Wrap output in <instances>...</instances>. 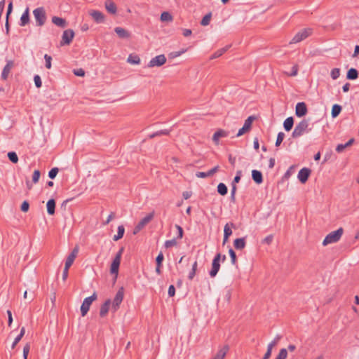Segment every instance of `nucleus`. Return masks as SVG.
I'll use <instances>...</instances> for the list:
<instances>
[{"label": "nucleus", "instance_id": "f257e3e1", "mask_svg": "<svg viewBox=\"0 0 359 359\" xmlns=\"http://www.w3.org/2000/svg\"><path fill=\"white\" fill-rule=\"evenodd\" d=\"M312 130V126L308 119H302L300 122L296 124L294 130L292 133L293 138H298L304 134L309 133Z\"/></svg>", "mask_w": 359, "mask_h": 359}, {"label": "nucleus", "instance_id": "f03ea898", "mask_svg": "<svg viewBox=\"0 0 359 359\" xmlns=\"http://www.w3.org/2000/svg\"><path fill=\"white\" fill-rule=\"evenodd\" d=\"M343 234V229L339 228L336 231H332L330 233H328L325 239L323 241V245L324 246L337 243L339 239L341 238V236Z\"/></svg>", "mask_w": 359, "mask_h": 359}, {"label": "nucleus", "instance_id": "7ed1b4c3", "mask_svg": "<svg viewBox=\"0 0 359 359\" xmlns=\"http://www.w3.org/2000/svg\"><path fill=\"white\" fill-rule=\"evenodd\" d=\"M312 34V29L304 28L299 31L290 41V43H297L306 39Z\"/></svg>", "mask_w": 359, "mask_h": 359}, {"label": "nucleus", "instance_id": "20e7f679", "mask_svg": "<svg viewBox=\"0 0 359 359\" xmlns=\"http://www.w3.org/2000/svg\"><path fill=\"white\" fill-rule=\"evenodd\" d=\"M221 258L222 259V261H225L226 259V256L225 255H223L222 257L221 256V255L219 253H217L213 260H212V268H211V270L209 272V274L210 276V277L213 278V277H215L216 275L217 274L219 269H220V259Z\"/></svg>", "mask_w": 359, "mask_h": 359}, {"label": "nucleus", "instance_id": "39448f33", "mask_svg": "<svg viewBox=\"0 0 359 359\" xmlns=\"http://www.w3.org/2000/svg\"><path fill=\"white\" fill-rule=\"evenodd\" d=\"M33 14L36 22V25L39 27L43 25L46 20L44 8L43 7L36 8L33 11Z\"/></svg>", "mask_w": 359, "mask_h": 359}, {"label": "nucleus", "instance_id": "423d86ee", "mask_svg": "<svg viewBox=\"0 0 359 359\" xmlns=\"http://www.w3.org/2000/svg\"><path fill=\"white\" fill-rule=\"evenodd\" d=\"M97 299V294L94 292L91 296L84 299L81 306V316H85L89 311L90 306L93 301Z\"/></svg>", "mask_w": 359, "mask_h": 359}, {"label": "nucleus", "instance_id": "0eeeda50", "mask_svg": "<svg viewBox=\"0 0 359 359\" xmlns=\"http://www.w3.org/2000/svg\"><path fill=\"white\" fill-rule=\"evenodd\" d=\"M124 296V290L123 287L119 288L117 291L112 303L111 304V311L113 312H116L119 308L120 304H121Z\"/></svg>", "mask_w": 359, "mask_h": 359}, {"label": "nucleus", "instance_id": "6e6552de", "mask_svg": "<svg viewBox=\"0 0 359 359\" xmlns=\"http://www.w3.org/2000/svg\"><path fill=\"white\" fill-rule=\"evenodd\" d=\"M123 248H121L117 254L116 255L114 259H113L111 267H110V272L112 274H117L118 272V268L120 266L121 259L122 254L123 252Z\"/></svg>", "mask_w": 359, "mask_h": 359}, {"label": "nucleus", "instance_id": "1a4fd4ad", "mask_svg": "<svg viewBox=\"0 0 359 359\" xmlns=\"http://www.w3.org/2000/svg\"><path fill=\"white\" fill-rule=\"evenodd\" d=\"M166 62L165 56L162 54L153 57L148 63L149 67H161Z\"/></svg>", "mask_w": 359, "mask_h": 359}, {"label": "nucleus", "instance_id": "9d476101", "mask_svg": "<svg viewBox=\"0 0 359 359\" xmlns=\"http://www.w3.org/2000/svg\"><path fill=\"white\" fill-rule=\"evenodd\" d=\"M74 36V32L72 29H66L63 32L60 45H69Z\"/></svg>", "mask_w": 359, "mask_h": 359}, {"label": "nucleus", "instance_id": "9b49d317", "mask_svg": "<svg viewBox=\"0 0 359 359\" xmlns=\"http://www.w3.org/2000/svg\"><path fill=\"white\" fill-rule=\"evenodd\" d=\"M311 174V170L307 168H302L298 173L297 177L298 180L303 184H304L307 180Z\"/></svg>", "mask_w": 359, "mask_h": 359}, {"label": "nucleus", "instance_id": "f8f14e48", "mask_svg": "<svg viewBox=\"0 0 359 359\" xmlns=\"http://www.w3.org/2000/svg\"><path fill=\"white\" fill-rule=\"evenodd\" d=\"M307 113V107L304 102H298L295 107V114L297 117H302Z\"/></svg>", "mask_w": 359, "mask_h": 359}, {"label": "nucleus", "instance_id": "ddd939ff", "mask_svg": "<svg viewBox=\"0 0 359 359\" xmlns=\"http://www.w3.org/2000/svg\"><path fill=\"white\" fill-rule=\"evenodd\" d=\"M89 15L93 18V19L97 23H102L104 21V14L99 11L91 10L89 11Z\"/></svg>", "mask_w": 359, "mask_h": 359}, {"label": "nucleus", "instance_id": "4468645a", "mask_svg": "<svg viewBox=\"0 0 359 359\" xmlns=\"http://www.w3.org/2000/svg\"><path fill=\"white\" fill-rule=\"evenodd\" d=\"M13 65L14 64L12 60H7L6 65L4 67L1 75V77L3 80H6L8 79L11 70L13 67Z\"/></svg>", "mask_w": 359, "mask_h": 359}, {"label": "nucleus", "instance_id": "2eb2a0df", "mask_svg": "<svg viewBox=\"0 0 359 359\" xmlns=\"http://www.w3.org/2000/svg\"><path fill=\"white\" fill-rule=\"evenodd\" d=\"M78 252H79V248L75 247L73 249V250L72 251V252L68 255V257L66 259V262H65V266L69 268L72 265Z\"/></svg>", "mask_w": 359, "mask_h": 359}, {"label": "nucleus", "instance_id": "dca6fc26", "mask_svg": "<svg viewBox=\"0 0 359 359\" xmlns=\"http://www.w3.org/2000/svg\"><path fill=\"white\" fill-rule=\"evenodd\" d=\"M231 227H235L233 223H227L224 226V239H223V245L226 243L228 241L229 237L232 234Z\"/></svg>", "mask_w": 359, "mask_h": 359}, {"label": "nucleus", "instance_id": "f3484780", "mask_svg": "<svg viewBox=\"0 0 359 359\" xmlns=\"http://www.w3.org/2000/svg\"><path fill=\"white\" fill-rule=\"evenodd\" d=\"M227 135L228 133L226 131L224 130H219L214 133L212 140L215 144L218 145L219 138L227 137Z\"/></svg>", "mask_w": 359, "mask_h": 359}, {"label": "nucleus", "instance_id": "a211bd4d", "mask_svg": "<svg viewBox=\"0 0 359 359\" xmlns=\"http://www.w3.org/2000/svg\"><path fill=\"white\" fill-rule=\"evenodd\" d=\"M114 32L121 39H128L130 37V33L125 29L117 27L114 29Z\"/></svg>", "mask_w": 359, "mask_h": 359}, {"label": "nucleus", "instance_id": "6ab92c4d", "mask_svg": "<svg viewBox=\"0 0 359 359\" xmlns=\"http://www.w3.org/2000/svg\"><path fill=\"white\" fill-rule=\"evenodd\" d=\"M111 305V300L107 299L105 301V302L101 306L100 310V315L102 317H104L106 316V314L108 313L109 310V306Z\"/></svg>", "mask_w": 359, "mask_h": 359}, {"label": "nucleus", "instance_id": "aec40b11", "mask_svg": "<svg viewBox=\"0 0 359 359\" xmlns=\"http://www.w3.org/2000/svg\"><path fill=\"white\" fill-rule=\"evenodd\" d=\"M252 180L258 184L262 183L263 182L262 174L259 170H253L252 171Z\"/></svg>", "mask_w": 359, "mask_h": 359}, {"label": "nucleus", "instance_id": "412c9836", "mask_svg": "<svg viewBox=\"0 0 359 359\" xmlns=\"http://www.w3.org/2000/svg\"><path fill=\"white\" fill-rule=\"evenodd\" d=\"M29 22V8H27L20 18V25L25 26Z\"/></svg>", "mask_w": 359, "mask_h": 359}, {"label": "nucleus", "instance_id": "4be33fe9", "mask_svg": "<svg viewBox=\"0 0 359 359\" xmlns=\"http://www.w3.org/2000/svg\"><path fill=\"white\" fill-rule=\"evenodd\" d=\"M52 22L55 25L64 28L67 25L66 20L62 18L54 16L52 18Z\"/></svg>", "mask_w": 359, "mask_h": 359}, {"label": "nucleus", "instance_id": "5701e85b", "mask_svg": "<svg viewBox=\"0 0 359 359\" xmlns=\"http://www.w3.org/2000/svg\"><path fill=\"white\" fill-rule=\"evenodd\" d=\"M154 212H152L149 214H148L147 216H145L144 218H142L139 224L144 228L149 222L151 221V219L154 218Z\"/></svg>", "mask_w": 359, "mask_h": 359}, {"label": "nucleus", "instance_id": "b1692460", "mask_svg": "<svg viewBox=\"0 0 359 359\" xmlns=\"http://www.w3.org/2000/svg\"><path fill=\"white\" fill-rule=\"evenodd\" d=\"M47 212L48 215H53L55 214V201L54 199H50L48 201L47 204Z\"/></svg>", "mask_w": 359, "mask_h": 359}, {"label": "nucleus", "instance_id": "393cba45", "mask_svg": "<svg viewBox=\"0 0 359 359\" xmlns=\"http://www.w3.org/2000/svg\"><path fill=\"white\" fill-rule=\"evenodd\" d=\"M105 8L107 11L111 14H115L116 13V6L114 3L110 0L106 1Z\"/></svg>", "mask_w": 359, "mask_h": 359}, {"label": "nucleus", "instance_id": "a878e982", "mask_svg": "<svg viewBox=\"0 0 359 359\" xmlns=\"http://www.w3.org/2000/svg\"><path fill=\"white\" fill-rule=\"evenodd\" d=\"M25 328L24 327H22L20 329V334L15 338V339H14V341H13V344L11 345V348L12 349L15 348V347L16 346L18 343L22 339V338L25 335Z\"/></svg>", "mask_w": 359, "mask_h": 359}, {"label": "nucleus", "instance_id": "bb28decb", "mask_svg": "<svg viewBox=\"0 0 359 359\" xmlns=\"http://www.w3.org/2000/svg\"><path fill=\"white\" fill-rule=\"evenodd\" d=\"M234 247L237 250H242L245 246V241L244 238H236L234 241Z\"/></svg>", "mask_w": 359, "mask_h": 359}, {"label": "nucleus", "instance_id": "cd10ccee", "mask_svg": "<svg viewBox=\"0 0 359 359\" xmlns=\"http://www.w3.org/2000/svg\"><path fill=\"white\" fill-rule=\"evenodd\" d=\"M163 258L164 257H163V255L162 252H160L156 258V265H157L156 268V272L158 274H161V264L163 260Z\"/></svg>", "mask_w": 359, "mask_h": 359}, {"label": "nucleus", "instance_id": "c85d7f7f", "mask_svg": "<svg viewBox=\"0 0 359 359\" xmlns=\"http://www.w3.org/2000/svg\"><path fill=\"white\" fill-rule=\"evenodd\" d=\"M294 124V119L292 117H288L287 118L283 123V127L286 131H290L293 126Z\"/></svg>", "mask_w": 359, "mask_h": 359}, {"label": "nucleus", "instance_id": "c756f323", "mask_svg": "<svg viewBox=\"0 0 359 359\" xmlns=\"http://www.w3.org/2000/svg\"><path fill=\"white\" fill-rule=\"evenodd\" d=\"M228 350V346L223 347L222 349L218 351L216 355L212 359H224Z\"/></svg>", "mask_w": 359, "mask_h": 359}, {"label": "nucleus", "instance_id": "7c9ffc66", "mask_svg": "<svg viewBox=\"0 0 359 359\" xmlns=\"http://www.w3.org/2000/svg\"><path fill=\"white\" fill-rule=\"evenodd\" d=\"M358 77V71L355 68H351L346 74V78L349 80H355Z\"/></svg>", "mask_w": 359, "mask_h": 359}, {"label": "nucleus", "instance_id": "2f4dec72", "mask_svg": "<svg viewBox=\"0 0 359 359\" xmlns=\"http://www.w3.org/2000/svg\"><path fill=\"white\" fill-rule=\"evenodd\" d=\"M230 45H227L225 47L217 50L212 56L211 59H215L222 55L229 48Z\"/></svg>", "mask_w": 359, "mask_h": 359}, {"label": "nucleus", "instance_id": "473e14b6", "mask_svg": "<svg viewBox=\"0 0 359 359\" xmlns=\"http://www.w3.org/2000/svg\"><path fill=\"white\" fill-rule=\"evenodd\" d=\"M124 232H125L124 226L123 225L118 226V229H117V234L114 236L113 240L116 241L121 239L123 236Z\"/></svg>", "mask_w": 359, "mask_h": 359}, {"label": "nucleus", "instance_id": "72a5a7b5", "mask_svg": "<svg viewBox=\"0 0 359 359\" xmlns=\"http://www.w3.org/2000/svg\"><path fill=\"white\" fill-rule=\"evenodd\" d=\"M341 111V107L337 104L332 106L331 114L333 118L337 117Z\"/></svg>", "mask_w": 359, "mask_h": 359}, {"label": "nucleus", "instance_id": "f704fd0d", "mask_svg": "<svg viewBox=\"0 0 359 359\" xmlns=\"http://www.w3.org/2000/svg\"><path fill=\"white\" fill-rule=\"evenodd\" d=\"M127 61L132 65H139L140 63V58L137 55H130Z\"/></svg>", "mask_w": 359, "mask_h": 359}, {"label": "nucleus", "instance_id": "c9c22d12", "mask_svg": "<svg viewBox=\"0 0 359 359\" xmlns=\"http://www.w3.org/2000/svg\"><path fill=\"white\" fill-rule=\"evenodd\" d=\"M217 191L222 196H224L227 194V187L224 183H219L217 186Z\"/></svg>", "mask_w": 359, "mask_h": 359}, {"label": "nucleus", "instance_id": "e433bc0d", "mask_svg": "<svg viewBox=\"0 0 359 359\" xmlns=\"http://www.w3.org/2000/svg\"><path fill=\"white\" fill-rule=\"evenodd\" d=\"M161 20L163 22H171L172 17L168 12H163L161 15Z\"/></svg>", "mask_w": 359, "mask_h": 359}, {"label": "nucleus", "instance_id": "4c0bfd02", "mask_svg": "<svg viewBox=\"0 0 359 359\" xmlns=\"http://www.w3.org/2000/svg\"><path fill=\"white\" fill-rule=\"evenodd\" d=\"M254 119H255V117L252 116H250L245 121V123L243 125V126L245 127V129H247L248 130H249L250 129Z\"/></svg>", "mask_w": 359, "mask_h": 359}, {"label": "nucleus", "instance_id": "58836bf2", "mask_svg": "<svg viewBox=\"0 0 359 359\" xmlns=\"http://www.w3.org/2000/svg\"><path fill=\"white\" fill-rule=\"evenodd\" d=\"M177 238H174L171 240H168L164 243V246L165 248H170L171 247L177 245Z\"/></svg>", "mask_w": 359, "mask_h": 359}, {"label": "nucleus", "instance_id": "ea45409f", "mask_svg": "<svg viewBox=\"0 0 359 359\" xmlns=\"http://www.w3.org/2000/svg\"><path fill=\"white\" fill-rule=\"evenodd\" d=\"M8 157L9 158V160L13 163H18V155L16 154L15 152L14 151H10L8 153Z\"/></svg>", "mask_w": 359, "mask_h": 359}, {"label": "nucleus", "instance_id": "a19ab883", "mask_svg": "<svg viewBox=\"0 0 359 359\" xmlns=\"http://www.w3.org/2000/svg\"><path fill=\"white\" fill-rule=\"evenodd\" d=\"M210 19H211V13H209L208 14H206L202 19L201 22V25L203 26H207L209 25L210 22Z\"/></svg>", "mask_w": 359, "mask_h": 359}, {"label": "nucleus", "instance_id": "79ce46f5", "mask_svg": "<svg viewBox=\"0 0 359 359\" xmlns=\"http://www.w3.org/2000/svg\"><path fill=\"white\" fill-rule=\"evenodd\" d=\"M287 356V351L286 348H281L276 359H286Z\"/></svg>", "mask_w": 359, "mask_h": 359}, {"label": "nucleus", "instance_id": "37998d69", "mask_svg": "<svg viewBox=\"0 0 359 359\" xmlns=\"http://www.w3.org/2000/svg\"><path fill=\"white\" fill-rule=\"evenodd\" d=\"M330 76L332 79H337L340 76V69L339 68L332 69L330 73Z\"/></svg>", "mask_w": 359, "mask_h": 359}, {"label": "nucleus", "instance_id": "c03bdc74", "mask_svg": "<svg viewBox=\"0 0 359 359\" xmlns=\"http://www.w3.org/2000/svg\"><path fill=\"white\" fill-rule=\"evenodd\" d=\"M280 338L281 337L280 335H276L274 339L268 344L267 348L269 349H273V348L277 344Z\"/></svg>", "mask_w": 359, "mask_h": 359}, {"label": "nucleus", "instance_id": "a18cd8bd", "mask_svg": "<svg viewBox=\"0 0 359 359\" xmlns=\"http://www.w3.org/2000/svg\"><path fill=\"white\" fill-rule=\"evenodd\" d=\"M285 137V134L283 132L278 133L277 135V139L276 141V146L278 147L283 142V139Z\"/></svg>", "mask_w": 359, "mask_h": 359}, {"label": "nucleus", "instance_id": "49530a36", "mask_svg": "<svg viewBox=\"0 0 359 359\" xmlns=\"http://www.w3.org/2000/svg\"><path fill=\"white\" fill-rule=\"evenodd\" d=\"M40 171L38 170H36L34 171L33 175H32V182L33 183H37L39 182V177H40Z\"/></svg>", "mask_w": 359, "mask_h": 359}, {"label": "nucleus", "instance_id": "de8ad7c7", "mask_svg": "<svg viewBox=\"0 0 359 359\" xmlns=\"http://www.w3.org/2000/svg\"><path fill=\"white\" fill-rule=\"evenodd\" d=\"M59 169L57 168H52L48 172V177L50 179H54L58 173Z\"/></svg>", "mask_w": 359, "mask_h": 359}, {"label": "nucleus", "instance_id": "09e8293b", "mask_svg": "<svg viewBox=\"0 0 359 359\" xmlns=\"http://www.w3.org/2000/svg\"><path fill=\"white\" fill-rule=\"evenodd\" d=\"M44 59L46 60V67L47 69H50L51 68V60H52L51 56L48 55V54H45Z\"/></svg>", "mask_w": 359, "mask_h": 359}, {"label": "nucleus", "instance_id": "8fccbe9b", "mask_svg": "<svg viewBox=\"0 0 359 359\" xmlns=\"http://www.w3.org/2000/svg\"><path fill=\"white\" fill-rule=\"evenodd\" d=\"M229 254L230 255V257H231V263L232 264H236V253L233 250L232 248H230L229 250Z\"/></svg>", "mask_w": 359, "mask_h": 359}, {"label": "nucleus", "instance_id": "3c124183", "mask_svg": "<svg viewBox=\"0 0 359 359\" xmlns=\"http://www.w3.org/2000/svg\"><path fill=\"white\" fill-rule=\"evenodd\" d=\"M30 350V345L29 344H26L25 346L23 348V358L24 359H27V355L29 354Z\"/></svg>", "mask_w": 359, "mask_h": 359}, {"label": "nucleus", "instance_id": "603ef678", "mask_svg": "<svg viewBox=\"0 0 359 359\" xmlns=\"http://www.w3.org/2000/svg\"><path fill=\"white\" fill-rule=\"evenodd\" d=\"M176 229H177V236L175 238L181 239L183 237V229L178 224L175 225Z\"/></svg>", "mask_w": 359, "mask_h": 359}, {"label": "nucleus", "instance_id": "864d4df0", "mask_svg": "<svg viewBox=\"0 0 359 359\" xmlns=\"http://www.w3.org/2000/svg\"><path fill=\"white\" fill-rule=\"evenodd\" d=\"M34 81L35 83V86L37 88H40L42 85L41 77L39 75H35L34 77Z\"/></svg>", "mask_w": 359, "mask_h": 359}, {"label": "nucleus", "instance_id": "5fc2aeb1", "mask_svg": "<svg viewBox=\"0 0 359 359\" xmlns=\"http://www.w3.org/2000/svg\"><path fill=\"white\" fill-rule=\"evenodd\" d=\"M241 175L242 172L241 170L237 171L236 175L235 176L231 184L236 185V183H238L239 181L241 180Z\"/></svg>", "mask_w": 359, "mask_h": 359}, {"label": "nucleus", "instance_id": "6e6d98bb", "mask_svg": "<svg viewBox=\"0 0 359 359\" xmlns=\"http://www.w3.org/2000/svg\"><path fill=\"white\" fill-rule=\"evenodd\" d=\"M236 191V185L231 184V199L232 201H235Z\"/></svg>", "mask_w": 359, "mask_h": 359}, {"label": "nucleus", "instance_id": "4d7b16f0", "mask_svg": "<svg viewBox=\"0 0 359 359\" xmlns=\"http://www.w3.org/2000/svg\"><path fill=\"white\" fill-rule=\"evenodd\" d=\"M29 208V204L27 201H25L21 205V210L22 212H27Z\"/></svg>", "mask_w": 359, "mask_h": 359}, {"label": "nucleus", "instance_id": "13d9d810", "mask_svg": "<svg viewBox=\"0 0 359 359\" xmlns=\"http://www.w3.org/2000/svg\"><path fill=\"white\" fill-rule=\"evenodd\" d=\"M273 239V235H269L262 241V243L267 244V245H270L272 243Z\"/></svg>", "mask_w": 359, "mask_h": 359}, {"label": "nucleus", "instance_id": "bf43d9fd", "mask_svg": "<svg viewBox=\"0 0 359 359\" xmlns=\"http://www.w3.org/2000/svg\"><path fill=\"white\" fill-rule=\"evenodd\" d=\"M196 176L198 178H205L209 177L208 172H197Z\"/></svg>", "mask_w": 359, "mask_h": 359}, {"label": "nucleus", "instance_id": "052dcab7", "mask_svg": "<svg viewBox=\"0 0 359 359\" xmlns=\"http://www.w3.org/2000/svg\"><path fill=\"white\" fill-rule=\"evenodd\" d=\"M346 148V144H339L336 147V151L338 153L342 152Z\"/></svg>", "mask_w": 359, "mask_h": 359}, {"label": "nucleus", "instance_id": "680f3d73", "mask_svg": "<svg viewBox=\"0 0 359 359\" xmlns=\"http://www.w3.org/2000/svg\"><path fill=\"white\" fill-rule=\"evenodd\" d=\"M168 293L169 297H173L175 295V288L174 285H171L169 286Z\"/></svg>", "mask_w": 359, "mask_h": 359}, {"label": "nucleus", "instance_id": "e2e57ef3", "mask_svg": "<svg viewBox=\"0 0 359 359\" xmlns=\"http://www.w3.org/2000/svg\"><path fill=\"white\" fill-rule=\"evenodd\" d=\"M74 74L78 76H83L85 72L83 69H78L74 71Z\"/></svg>", "mask_w": 359, "mask_h": 359}, {"label": "nucleus", "instance_id": "0e129e2a", "mask_svg": "<svg viewBox=\"0 0 359 359\" xmlns=\"http://www.w3.org/2000/svg\"><path fill=\"white\" fill-rule=\"evenodd\" d=\"M7 314H8V326H11L13 323L12 313L11 311L8 310Z\"/></svg>", "mask_w": 359, "mask_h": 359}, {"label": "nucleus", "instance_id": "69168bd1", "mask_svg": "<svg viewBox=\"0 0 359 359\" xmlns=\"http://www.w3.org/2000/svg\"><path fill=\"white\" fill-rule=\"evenodd\" d=\"M297 72H298V67L297 65H294L292 68V72L290 74V76H294L297 74Z\"/></svg>", "mask_w": 359, "mask_h": 359}, {"label": "nucleus", "instance_id": "338daca9", "mask_svg": "<svg viewBox=\"0 0 359 359\" xmlns=\"http://www.w3.org/2000/svg\"><path fill=\"white\" fill-rule=\"evenodd\" d=\"M248 131V130L247 129H245V127L243 126L241 129H239V130L236 135V137H240V136L243 135V134H245Z\"/></svg>", "mask_w": 359, "mask_h": 359}, {"label": "nucleus", "instance_id": "774afa93", "mask_svg": "<svg viewBox=\"0 0 359 359\" xmlns=\"http://www.w3.org/2000/svg\"><path fill=\"white\" fill-rule=\"evenodd\" d=\"M271 351H272V349H269V348H267V351H266V353L264 354L262 359H269V358L271 357Z\"/></svg>", "mask_w": 359, "mask_h": 359}]
</instances>
